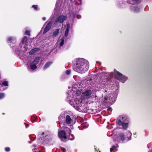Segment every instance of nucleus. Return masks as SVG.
Returning a JSON list of instances; mask_svg holds the SVG:
<instances>
[{
  "label": "nucleus",
  "mask_w": 152,
  "mask_h": 152,
  "mask_svg": "<svg viewBox=\"0 0 152 152\" xmlns=\"http://www.w3.org/2000/svg\"><path fill=\"white\" fill-rule=\"evenodd\" d=\"M75 67L74 70L78 73L83 74L87 71L88 68V65L87 60L83 58L76 59L75 61Z\"/></svg>",
  "instance_id": "obj_1"
},
{
  "label": "nucleus",
  "mask_w": 152,
  "mask_h": 152,
  "mask_svg": "<svg viewBox=\"0 0 152 152\" xmlns=\"http://www.w3.org/2000/svg\"><path fill=\"white\" fill-rule=\"evenodd\" d=\"M62 129L59 131L58 135L59 137L64 140L68 139L71 140L73 139V135L71 134V131L68 127H63Z\"/></svg>",
  "instance_id": "obj_2"
},
{
  "label": "nucleus",
  "mask_w": 152,
  "mask_h": 152,
  "mask_svg": "<svg viewBox=\"0 0 152 152\" xmlns=\"http://www.w3.org/2000/svg\"><path fill=\"white\" fill-rule=\"evenodd\" d=\"M116 124L119 126H122L124 130H126L129 122V118L126 116L122 117L121 120L117 119L116 121Z\"/></svg>",
  "instance_id": "obj_3"
},
{
  "label": "nucleus",
  "mask_w": 152,
  "mask_h": 152,
  "mask_svg": "<svg viewBox=\"0 0 152 152\" xmlns=\"http://www.w3.org/2000/svg\"><path fill=\"white\" fill-rule=\"evenodd\" d=\"M126 138L124 134L121 132L118 134V136L115 138V140L118 142H123L126 139Z\"/></svg>",
  "instance_id": "obj_4"
},
{
  "label": "nucleus",
  "mask_w": 152,
  "mask_h": 152,
  "mask_svg": "<svg viewBox=\"0 0 152 152\" xmlns=\"http://www.w3.org/2000/svg\"><path fill=\"white\" fill-rule=\"evenodd\" d=\"M114 73L115 74V77L120 80H121L122 79L124 78V76L122 74L117 71L115 69H114Z\"/></svg>",
  "instance_id": "obj_5"
},
{
  "label": "nucleus",
  "mask_w": 152,
  "mask_h": 152,
  "mask_svg": "<svg viewBox=\"0 0 152 152\" xmlns=\"http://www.w3.org/2000/svg\"><path fill=\"white\" fill-rule=\"evenodd\" d=\"M51 137L49 135H46L44 137L42 144L43 145H45L48 144L49 141L51 140Z\"/></svg>",
  "instance_id": "obj_6"
},
{
  "label": "nucleus",
  "mask_w": 152,
  "mask_h": 152,
  "mask_svg": "<svg viewBox=\"0 0 152 152\" xmlns=\"http://www.w3.org/2000/svg\"><path fill=\"white\" fill-rule=\"evenodd\" d=\"M52 25V21H49L45 28L43 32V33L44 34H45L49 31L51 28Z\"/></svg>",
  "instance_id": "obj_7"
},
{
  "label": "nucleus",
  "mask_w": 152,
  "mask_h": 152,
  "mask_svg": "<svg viewBox=\"0 0 152 152\" xmlns=\"http://www.w3.org/2000/svg\"><path fill=\"white\" fill-rule=\"evenodd\" d=\"M67 17L66 16H64L63 15H61L59 16L58 19V22L59 23H62L64 20L67 19Z\"/></svg>",
  "instance_id": "obj_8"
},
{
  "label": "nucleus",
  "mask_w": 152,
  "mask_h": 152,
  "mask_svg": "<svg viewBox=\"0 0 152 152\" xmlns=\"http://www.w3.org/2000/svg\"><path fill=\"white\" fill-rule=\"evenodd\" d=\"M92 93V91L89 89H87L85 90L84 92L82 93V95L83 96H85L86 98L90 95Z\"/></svg>",
  "instance_id": "obj_9"
},
{
  "label": "nucleus",
  "mask_w": 152,
  "mask_h": 152,
  "mask_svg": "<svg viewBox=\"0 0 152 152\" xmlns=\"http://www.w3.org/2000/svg\"><path fill=\"white\" fill-rule=\"evenodd\" d=\"M70 27V24L68 22H67V25H66V30L65 32L64 36L66 37L69 33V30Z\"/></svg>",
  "instance_id": "obj_10"
},
{
  "label": "nucleus",
  "mask_w": 152,
  "mask_h": 152,
  "mask_svg": "<svg viewBox=\"0 0 152 152\" xmlns=\"http://www.w3.org/2000/svg\"><path fill=\"white\" fill-rule=\"evenodd\" d=\"M72 121V119L69 115H67L66 116V123L67 124H70L71 123Z\"/></svg>",
  "instance_id": "obj_11"
},
{
  "label": "nucleus",
  "mask_w": 152,
  "mask_h": 152,
  "mask_svg": "<svg viewBox=\"0 0 152 152\" xmlns=\"http://www.w3.org/2000/svg\"><path fill=\"white\" fill-rule=\"evenodd\" d=\"M53 63V62L52 61H49L47 62L45 65H44L43 69L44 70H45L48 67H50V66L51 65V64Z\"/></svg>",
  "instance_id": "obj_12"
},
{
  "label": "nucleus",
  "mask_w": 152,
  "mask_h": 152,
  "mask_svg": "<svg viewBox=\"0 0 152 152\" xmlns=\"http://www.w3.org/2000/svg\"><path fill=\"white\" fill-rule=\"evenodd\" d=\"M7 41L9 42V43L11 45L12 43H14L15 40L14 39L13 37H8L7 39Z\"/></svg>",
  "instance_id": "obj_13"
},
{
  "label": "nucleus",
  "mask_w": 152,
  "mask_h": 152,
  "mask_svg": "<svg viewBox=\"0 0 152 152\" xmlns=\"http://www.w3.org/2000/svg\"><path fill=\"white\" fill-rule=\"evenodd\" d=\"M60 30L58 28L56 29L53 32V37H56L59 33Z\"/></svg>",
  "instance_id": "obj_14"
},
{
  "label": "nucleus",
  "mask_w": 152,
  "mask_h": 152,
  "mask_svg": "<svg viewBox=\"0 0 152 152\" xmlns=\"http://www.w3.org/2000/svg\"><path fill=\"white\" fill-rule=\"evenodd\" d=\"M40 60V58L39 57H36V58L34 59V61H33L32 63L33 64H37Z\"/></svg>",
  "instance_id": "obj_15"
},
{
  "label": "nucleus",
  "mask_w": 152,
  "mask_h": 152,
  "mask_svg": "<svg viewBox=\"0 0 152 152\" xmlns=\"http://www.w3.org/2000/svg\"><path fill=\"white\" fill-rule=\"evenodd\" d=\"M36 65L37 64H33L31 65V69L32 70H34L36 69L37 67Z\"/></svg>",
  "instance_id": "obj_16"
},
{
  "label": "nucleus",
  "mask_w": 152,
  "mask_h": 152,
  "mask_svg": "<svg viewBox=\"0 0 152 152\" xmlns=\"http://www.w3.org/2000/svg\"><path fill=\"white\" fill-rule=\"evenodd\" d=\"M28 39V37L27 36H25L23 38L22 40V42L23 43H25L27 41Z\"/></svg>",
  "instance_id": "obj_17"
},
{
  "label": "nucleus",
  "mask_w": 152,
  "mask_h": 152,
  "mask_svg": "<svg viewBox=\"0 0 152 152\" xmlns=\"http://www.w3.org/2000/svg\"><path fill=\"white\" fill-rule=\"evenodd\" d=\"M2 86H8V82L7 81H4L2 82Z\"/></svg>",
  "instance_id": "obj_18"
},
{
  "label": "nucleus",
  "mask_w": 152,
  "mask_h": 152,
  "mask_svg": "<svg viewBox=\"0 0 152 152\" xmlns=\"http://www.w3.org/2000/svg\"><path fill=\"white\" fill-rule=\"evenodd\" d=\"M25 34L28 35V36H30V31L26 30L25 32Z\"/></svg>",
  "instance_id": "obj_19"
},
{
  "label": "nucleus",
  "mask_w": 152,
  "mask_h": 152,
  "mask_svg": "<svg viewBox=\"0 0 152 152\" xmlns=\"http://www.w3.org/2000/svg\"><path fill=\"white\" fill-rule=\"evenodd\" d=\"M32 7L34 8L35 10H37V9L38 6L37 5H33Z\"/></svg>",
  "instance_id": "obj_20"
},
{
  "label": "nucleus",
  "mask_w": 152,
  "mask_h": 152,
  "mask_svg": "<svg viewBox=\"0 0 152 152\" xmlns=\"http://www.w3.org/2000/svg\"><path fill=\"white\" fill-rule=\"evenodd\" d=\"M64 39H61V43L60 44V45L61 46L63 45L64 43Z\"/></svg>",
  "instance_id": "obj_21"
},
{
  "label": "nucleus",
  "mask_w": 152,
  "mask_h": 152,
  "mask_svg": "<svg viewBox=\"0 0 152 152\" xmlns=\"http://www.w3.org/2000/svg\"><path fill=\"white\" fill-rule=\"evenodd\" d=\"M115 145L113 146L110 149V152H112V151H113L115 149Z\"/></svg>",
  "instance_id": "obj_22"
},
{
  "label": "nucleus",
  "mask_w": 152,
  "mask_h": 152,
  "mask_svg": "<svg viewBox=\"0 0 152 152\" xmlns=\"http://www.w3.org/2000/svg\"><path fill=\"white\" fill-rule=\"evenodd\" d=\"M35 53V51L34 50V49H31L29 52V54H32Z\"/></svg>",
  "instance_id": "obj_23"
},
{
  "label": "nucleus",
  "mask_w": 152,
  "mask_h": 152,
  "mask_svg": "<svg viewBox=\"0 0 152 152\" xmlns=\"http://www.w3.org/2000/svg\"><path fill=\"white\" fill-rule=\"evenodd\" d=\"M34 50L35 51V52L37 51H39L40 50V49L39 48H34Z\"/></svg>",
  "instance_id": "obj_24"
},
{
  "label": "nucleus",
  "mask_w": 152,
  "mask_h": 152,
  "mask_svg": "<svg viewBox=\"0 0 152 152\" xmlns=\"http://www.w3.org/2000/svg\"><path fill=\"white\" fill-rule=\"evenodd\" d=\"M71 73V71L70 70H67L66 72V75H69Z\"/></svg>",
  "instance_id": "obj_25"
},
{
  "label": "nucleus",
  "mask_w": 152,
  "mask_h": 152,
  "mask_svg": "<svg viewBox=\"0 0 152 152\" xmlns=\"http://www.w3.org/2000/svg\"><path fill=\"white\" fill-rule=\"evenodd\" d=\"M4 94L3 93H1L0 94V99H2L4 97Z\"/></svg>",
  "instance_id": "obj_26"
},
{
  "label": "nucleus",
  "mask_w": 152,
  "mask_h": 152,
  "mask_svg": "<svg viewBox=\"0 0 152 152\" xmlns=\"http://www.w3.org/2000/svg\"><path fill=\"white\" fill-rule=\"evenodd\" d=\"M5 151L6 152H9L10 151V148L9 147H6L5 148Z\"/></svg>",
  "instance_id": "obj_27"
},
{
  "label": "nucleus",
  "mask_w": 152,
  "mask_h": 152,
  "mask_svg": "<svg viewBox=\"0 0 152 152\" xmlns=\"http://www.w3.org/2000/svg\"><path fill=\"white\" fill-rule=\"evenodd\" d=\"M27 46H28L27 45H25L24 47V48H25L26 51H27V50H28V48L27 47Z\"/></svg>",
  "instance_id": "obj_28"
},
{
  "label": "nucleus",
  "mask_w": 152,
  "mask_h": 152,
  "mask_svg": "<svg viewBox=\"0 0 152 152\" xmlns=\"http://www.w3.org/2000/svg\"><path fill=\"white\" fill-rule=\"evenodd\" d=\"M107 110L108 111L111 110H112V108L111 107H108L107 108Z\"/></svg>",
  "instance_id": "obj_29"
},
{
  "label": "nucleus",
  "mask_w": 152,
  "mask_h": 152,
  "mask_svg": "<svg viewBox=\"0 0 152 152\" xmlns=\"http://www.w3.org/2000/svg\"><path fill=\"white\" fill-rule=\"evenodd\" d=\"M140 0H134L133 1H135L137 2H140Z\"/></svg>",
  "instance_id": "obj_30"
},
{
  "label": "nucleus",
  "mask_w": 152,
  "mask_h": 152,
  "mask_svg": "<svg viewBox=\"0 0 152 152\" xmlns=\"http://www.w3.org/2000/svg\"><path fill=\"white\" fill-rule=\"evenodd\" d=\"M19 53H20V52H18H18H16V54L18 55V56H20V54H19Z\"/></svg>",
  "instance_id": "obj_31"
},
{
  "label": "nucleus",
  "mask_w": 152,
  "mask_h": 152,
  "mask_svg": "<svg viewBox=\"0 0 152 152\" xmlns=\"http://www.w3.org/2000/svg\"><path fill=\"white\" fill-rule=\"evenodd\" d=\"M60 117H61V116L60 115V117H59V122L60 123V122L61 121V118H60Z\"/></svg>",
  "instance_id": "obj_32"
},
{
  "label": "nucleus",
  "mask_w": 152,
  "mask_h": 152,
  "mask_svg": "<svg viewBox=\"0 0 152 152\" xmlns=\"http://www.w3.org/2000/svg\"><path fill=\"white\" fill-rule=\"evenodd\" d=\"M46 19V18L45 17H43L42 18V20H45Z\"/></svg>",
  "instance_id": "obj_33"
},
{
  "label": "nucleus",
  "mask_w": 152,
  "mask_h": 152,
  "mask_svg": "<svg viewBox=\"0 0 152 152\" xmlns=\"http://www.w3.org/2000/svg\"><path fill=\"white\" fill-rule=\"evenodd\" d=\"M96 152H100V151H99V150L97 149L96 148H95Z\"/></svg>",
  "instance_id": "obj_34"
},
{
  "label": "nucleus",
  "mask_w": 152,
  "mask_h": 152,
  "mask_svg": "<svg viewBox=\"0 0 152 152\" xmlns=\"http://www.w3.org/2000/svg\"><path fill=\"white\" fill-rule=\"evenodd\" d=\"M104 99L105 100H107V97H104Z\"/></svg>",
  "instance_id": "obj_35"
},
{
  "label": "nucleus",
  "mask_w": 152,
  "mask_h": 152,
  "mask_svg": "<svg viewBox=\"0 0 152 152\" xmlns=\"http://www.w3.org/2000/svg\"><path fill=\"white\" fill-rule=\"evenodd\" d=\"M92 80L91 79H90L89 80V81H92Z\"/></svg>",
  "instance_id": "obj_36"
},
{
  "label": "nucleus",
  "mask_w": 152,
  "mask_h": 152,
  "mask_svg": "<svg viewBox=\"0 0 152 152\" xmlns=\"http://www.w3.org/2000/svg\"><path fill=\"white\" fill-rule=\"evenodd\" d=\"M79 1H80V4L81 3V2L82 1V0H78Z\"/></svg>",
  "instance_id": "obj_37"
},
{
  "label": "nucleus",
  "mask_w": 152,
  "mask_h": 152,
  "mask_svg": "<svg viewBox=\"0 0 152 152\" xmlns=\"http://www.w3.org/2000/svg\"><path fill=\"white\" fill-rule=\"evenodd\" d=\"M42 135H44V132H42Z\"/></svg>",
  "instance_id": "obj_38"
},
{
  "label": "nucleus",
  "mask_w": 152,
  "mask_h": 152,
  "mask_svg": "<svg viewBox=\"0 0 152 152\" xmlns=\"http://www.w3.org/2000/svg\"><path fill=\"white\" fill-rule=\"evenodd\" d=\"M33 146L34 147H36V145H33Z\"/></svg>",
  "instance_id": "obj_39"
},
{
  "label": "nucleus",
  "mask_w": 152,
  "mask_h": 152,
  "mask_svg": "<svg viewBox=\"0 0 152 152\" xmlns=\"http://www.w3.org/2000/svg\"><path fill=\"white\" fill-rule=\"evenodd\" d=\"M90 83L91 85V84H92V83H91V82H90V83Z\"/></svg>",
  "instance_id": "obj_40"
},
{
  "label": "nucleus",
  "mask_w": 152,
  "mask_h": 152,
  "mask_svg": "<svg viewBox=\"0 0 152 152\" xmlns=\"http://www.w3.org/2000/svg\"><path fill=\"white\" fill-rule=\"evenodd\" d=\"M37 119V118H35V120H36V119Z\"/></svg>",
  "instance_id": "obj_41"
},
{
  "label": "nucleus",
  "mask_w": 152,
  "mask_h": 152,
  "mask_svg": "<svg viewBox=\"0 0 152 152\" xmlns=\"http://www.w3.org/2000/svg\"><path fill=\"white\" fill-rule=\"evenodd\" d=\"M63 152H65V151L64 150Z\"/></svg>",
  "instance_id": "obj_42"
},
{
  "label": "nucleus",
  "mask_w": 152,
  "mask_h": 152,
  "mask_svg": "<svg viewBox=\"0 0 152 152\" xmlns=\"http://www.w3.org/2000/svg\"><path fill=\"white\" fill-rule=\"evenodd\" d=\"M38 152H41L40 151H39Z\"/></svg>",
  "instance_id": "obj_43"
},
{
  "label": "nucleus",
  "mask_w": 152,
  "mask_h": 152,
  "mask_svg": "<svg viewBox=\"0 0 152 152\" xmlns=\"http://www.w3.org/2000/svg\"><path fill=\"white\" fill-rule=\"evenodd\" d=\"M61 118H62V116H61V117H60Z\"/></svg>",
  "instance_id": "obj_44"
},
{
  "label": "nucleus",
  "mask_w": 152,
  "mask_h": 152,
  "mask_svg": "<svg viewBox=\"0 0 152 152\" xmlns=\"http://www.w3.org/2000/svg\"><path fill=\"white\" fill-rule=\"evenodd\" d=\"M61 118H62V116H61V117H60Z\"/></svg>",
  "instance_id": "obj_45"
},
{
  "label": "nucleus",
  "mask_w": 152,
  "mask_h": 152,
  "mask_svg": "<svg viewBox=\"0 0 152 152\" xmlns=\"http://www.w3.org/2000/svg\"><path fill=\"white\" fill-rule=\"evenodd\" d=\"M39 119H40V120H41V118H39Z\"/></svg>",
  "instance_id": "obj_46"
},
{
  "label": "nucleus",
  "mask_w": 152,
  "mask_h": 152,
  "mask_svg": "<svg viewBox=\"0 0 152 152\" xmlns=\"http://www.w3.org/2000/svg\"><path fill=\"white\" fill-rule=\"evenodd\" d=\"M28 127L27 126H26V128H27Z\"/></svg>",
  "instance_id": "obj_47"
}]
</instances>
